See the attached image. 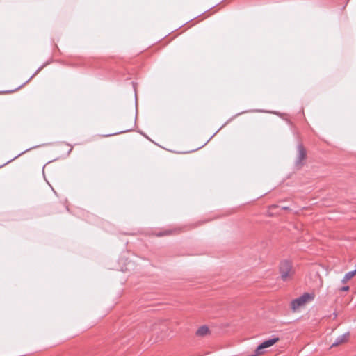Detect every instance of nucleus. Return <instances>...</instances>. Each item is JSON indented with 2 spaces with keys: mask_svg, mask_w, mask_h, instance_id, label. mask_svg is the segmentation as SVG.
Instances as JSON below:
<instances>
[{
  "mask_svg": "<svg viewBox=\"0 0 356 356\" xmlns=\"http://www.w3.org/2000/svg\"><path fill=\"white\" fill-rule=\"evenodd\" d=\"M349 337V332L345 333L341 336H339L335 341L332 344L331 347H335L339 346L348 341Z\"/></svg>",
  "mask_w": 356,
  "mask_h": 356,
  "instance_id": "nucleus-4",
  "label": "nucleus"
},
{
  "mask_svg": "<svg viewBox=\"0 0 356 356\" xmlns=\"http://www.w3.org/2000/svg\"><path fill=\"white\" fill-rule=\"evenodd\" d=\"M280 273L282 280L287 281L291 279L295 273L291 262L288 260L282 261L280 265Z\"/></svg>",
  "mask_w": 356,
  "mask_h": 356,
  "instance_id": "nucleus-2",
  "label": "nucleus"
},
{
  "mask_svg": "<svg viewBox=\"0 0 356 356\" xmlns=\"http://www.w3.org/2000/svg\"><path fill=\"white\" fill-rule=\"evenodd\" d=\"M195 334L197 337H204L210 334V330L207 325H202L197 330Z\"/></svg>",
  "mask_w": 356,
  "mask_h": 356,
  "instance_id": "nucleus-5",
  "label": "nucleus"
},
{
  "mask_svg": "<svg viewBox=\"0 0 356 356\" xmlns=\"http://www.w3.org/2000/svg\"><path fill=\"white\" fill-rule=\"evenodd\" d=\"M171 233V231L170 230H168V231H165L164 232H162V233H159L157 234L158 236H164V235H168Z\"/></svg>",
  "mask_w": 356,
  "mask_h": 356,
  "instance_id": "nucleus-7",
  "label": "nucleus"
},
{
  "mask_svg": "<svg viewBox=\"0 0 356 356\" xmlns=\"http://www.w3.org/2000/svg\"><path fill=\"white\" fill-rule=\"evenodd\" d=\"M349 290V286H344L343 287H341L339 289V291H348Z\"/></svg>",
  "mask_w": 356,
  "mask_h": 356,
  "instance_id": "nucleus-8",
  "label": "nucleus"
},
{
  "mask_svg": "<svg viewBox=\"0 0 356 356\" xmlns=\"http://www.w3.org/2000/svg\"><path fill=\"white\" fill-rule=\"evenodd\" d=\"M306 158V150L302 145L298 146V155L296 161L297 167H301L303 165V161Z\"/></svg>",
  "mask_w": 356,
  "mask_h": 356,
  "instance_id": "nucleus-3",
  "label": "nucleus"
},
{
  "mask_svg": "<svg viewBox=\"0 0 356 356\" xmlns=\"http://www.w3.org/2000/svg\"><path fill=\"white\" fill-rule=\"evenodd\" d=\"M314 299V294L305 293L298 298L293 300L291 302V308L293 312H296L307 303L312 302Z\"/></svg>",
  "mask_w": 356,
  "mask_h": 356,
  "instance_id": "nucleus-1",
  "label": "nucleus"
},
{
  "mask_svg": "<svg viewBox=\"0 0 356 356\" xmlns=\"http://www.w3.org/2000/svg\"><path fill=\"white\" fill-rule=\"evenodd\" d=\"M355 275H356V269L353 271L347 273L344 275L343 278L342 279L341 282L343 284L346 283L349 280L353 278Z\"/></svg>",
  "mask_w": 356,
  "mask_h": 356,
  "instance_id": "nucleus-6",
  "label": "nucleus"
}]
</instances>
